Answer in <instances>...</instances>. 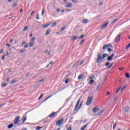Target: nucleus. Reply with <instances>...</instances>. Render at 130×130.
I'll use <instances>...</instances> for the list:
<instances>
[{"instance_id":"6e6552de","label":"nucleus","mask_w":130,"mask_h":130,"mask_svg":"<svg viewBox=\"0 0 130 130\" xmlns=\"http://www.w3.org/2000/svg\"><path fill=\"white\" fill-rule=\"evenodd\" d=\"M113 46L111 44L105 45L103 48V49H106L107 47H112Z\"/></svg>"},{"instance_id":"4be33fe9","label":"nucleus","mask_w":130,"mask_h":130,"mask_svg":"<svg viewBox=\"0 0 130 130\" xmlns=\"http://www.w3.org/2000/svg\"><path fill=\"white\" fill-rule=\"evenodd\" d=\"M117 21H118V19H115L112 22V23L114 24V23L117 22Z\"/></svg>"},{"instance_id":"de8ad7c7","label":"nucleus","mask_w":130,"mask_h":130,"mask_svg":"<svg viewBox=\"0 0 130 130\" xmlns=\"http://www.w3.org/2000/svg\"><path fill=\"white\" fill-rule=\"evenodd\" d=\"M84 40H82L80 42V45H82V44H83V43H84Z\"/></svg>"},{"instance_id":"f257e3e1","label":"nucleus","mask_w":130,"mask_h":130,"mask_svg":"<svg viewBox=\"0 0 130 130\" xmlns=\"http://www.w3.org/2000/svg\"><path fill=\"white\" fill-rule=\"evenodd\" d=\"M98 58L96 59V63H99L100 61H102V59H104V58H105L106 56H108V54H104L103 55V57L101 56V53H98L97 55Z\"/></svg>"},{"instance_id":"603ef678","label":"nucleus","mask_w":130,"mask_h":130,"mask_svg":"<svg viewBox=\"0 0 130 130\" xmlns=\"http://www.w3.org/2000/svg\"><path fill=\"white\" fill-rule=\"evenodd\" d=\"M112 66H113V63H112L111 64H110L108 68V69H110V68H111V67H112Z\"/></svg>"},{"instance_id":"473e14b6","label":"nucleus","mask_w":130,"mask_h":130,"mask_svg":"<svg viewBox=\"0 0 130 130\" xmlns=\"http://www.w3.org/2000/svg\"><path fill=\"white\" fill-rule=\"evenodd\" d=\"M121 87H119L117 89V90L116 91V94H117L118 93V92H119V90H120Z\"/></svg>"},{"instance_id":"7ed1b4c3","label":"nucleus","mask_w":130,"mask_h":130,"mask_svg":"<svg viewBox=\"0 0 130 130\" xmlns=\"http://www.w3.org/2000/svg\"><path fill=\"white\" fill-rule=\"evenodd\" d=\"M87 99L88 100L86 102V105H87V106H89V105H90L92 103V101H93V96H91V98H90V96H88Z\"/></svg>"},{"instance_id":"423d86ee","label":"nucleus","mask_w":130,"mask_h":130,"mask_svg":"<svg viewBox=\"0 0 130 130\" xmlns=\"http://www.w3.org/2000/svg\"><path fill=\"white\" fill-rule=\"evenodd\" d=\"M114 56V54H111V55H110L108 57L107 60L108 61H111V60H112V58H113Z\"/></svg>"},{"instance_id":"49530a36","label":"nucleus","mask_w":130,"mask_h":130,"mask_svg":"<svg viewBox=\"0 0 130 130\" xmlns=\"http://www.w3.org/2000/svg\"><path fill=\"white\" fill-rule=\"evenodd\" d=\"M108 51L109 52H111L112 51V50L111 48H108Z\"/></svg>"},{"instance_id":"39448f33","label":"nucleus","mask_w":130,"mask_h":130,"mask_svg":"<svg viewBox=\"0 0 130 130\" xmlns=\"http://www.w3.org/2000/svg\"><path fill=\"white\" fill-rule=\"evenodd\" d=\"M56 114H57V112H54L50 114L48 117H56L57 116Z\"/></svg>"},{"instance_id":"e433bc0d","label":"nucleus","mask_w":130,"mask_h":130,"mask_svg":"<svg viewBox=\"0 0 130 130\" xmlns=\"http://www.w3.org/2000/svg\"><path fill=\"white\" fill-rule=\"evenodd\" d=\"M101 87H102V85H99L97 86V89H98V90H99V89H100V88H101Z\"/></svg>"},{"instance_id":"37998d69","label":"nucleus","mask_w":130,"mask_h":130,"mask_svg":"<svg viewBox=\"0 0 130 130\" xmlns=\"http://www.w3.org/2000/svg\"><path fill=\"white\" fill-rule=\"evenodd\" d=\"M42 96H43V93L41 94V95L39 98V100H40V99H41V98H42Z\"/></svg>"},{"instance_id":"a878e982","label":"nucleus","mask_w":130,"mask_h":130,"mask_svg":"<svg viewBox=\"0 0 130 130\" xmlns=\"http://www.w3.org/2000/svg\"><path fill=\"white\" fill-rule=\"evenodd\" d=\"M7 85H8V84L7 83H3L2 84V87H7Z\"/></svg>"},{"instance_id":"79ce46f5","label":"nucleus","mask_w":130,"mask_h":130,"mask_svg":"<svg viewBox=\"0 0 130 130\" xmlns=\"http://www.w3.org/2000/svg\"><path fill=\"white\" fill-rule=\"evenodd\" d=\"M17 3H14V4L12 5L13 8H14V7H17Z\"/></svg>"},{"instance_id":"b1692460","label":"nucleus","mask_w":130,"mask_h":130,"mask_svg":"<svg viewBox=\"0 0 130 130\" xmlns=\"http://www.w3.org/2000/svg\"><path fill=\"white\" fill-rule=\"evenodd\" d=\"M41 128H42V127H40L39 126H38L36 127V130H39V129H41Z\"/></svg>"},{"instance_id":"69168bd1","label":"nucleus","mask_w":130,"mask_h":130,"mask_svg":"<svg viewBox=\"0 0 130 130\" xmlns=\"http://www.w3.org/2000/svg\"><path fill=\"white\" fill-rule=\"evenodd\" d=\"M119 70H120V71H122L123 70V68H121V67L119 68Z\"/></svg>"},{"instance_id":"ea45409f","label":"nucleus","mask_w":130,"mask_h":130,"mask_svg":"<svg viewBox=\"0 0 130 130\" xmlns=\"http://www.w3.org/2000/svg\"><path fill=\"white\" fill-rule=\"evenodd\" d=\"M109 64H110V62H107V63H106L105 66H106V67H108V66H109Z\"/></svg>"},{"instance_id":"7c9ffc66","label":"nucleus","mask_w":130,"mask_h":130,"mask_svg":"<svg viewBox=\"0 0 130 130\" xmlns=\"http://www.w3.org/2000/svg\"><path fill=\"white\" fill-rule=\"evenodd\" d=\"M93 83H94V80H91L89 82V84L90 85H92Z\"/></svg>"},{"instance_id":"58836bf2","label":"nucleus","mask_w":130,"mask_h":130,"mask_svg":"<svg viewBox=\"0 0 130 130\" xmlns=\"http://www.w3.org/2000/svg\"><path fill=\"white\" fill-rule=\"evenodd\" d=\"M27 29H28V26H25L23 29V31H26Z\"/></svg>"},{"instance_id":"c756f323","label":"nucleus","mask_w":130,"mask_h":130,"mask_svg":"<svg viewBox=\"0 0 130 130\" xmlns=\"http://www.w3.org/2000/svg\"><path fill=\"white\" fill-rule=\"evenodd\" d=\"M102 113H103V110H102V111H100L98 113V115H101V114H102Z\"/></svg>"},{"instance_id":"6ab92c4d","label":"nucleus","mask_w":130,"mask_h":130,"mask_svg":"<svg viewBox=\"0 0 130 130\" xmlns=\"http://www.w3.org/2000/svg\"><path fill=\"white\" fill-rule=\"evenodd\" d=\"M87 23H88V20H87V19H84V20L82 21V23H83V24H87Z\"/></svg>"},{"instance_id":"0e129e2a","label":"nucleus","mask_w":130,"mask_h":130,"mask_svg":"<svg viewBox=\"0 0 130 130\" xmlns=\"http://www.w3.org/2000/svg\"><path fill=\"white\" fill-rule=\"evenodd\" d=\"M10 43H12V42H13V39H11L10 41H9Z\"/></svg>"},{"instance_id":"f03ea898","label":"nucleus","mask_w":130,"mask_h":130,"mask_svg":"<svg viewBox=\"0 0 130 130\" xmlns=\"http://www.w3.org/2000/svg\"><path fill=\"white\" fill-rule=\"evenodd\" d=\"M63 121H64V119L63 118L58 120L56 122V125L57 126H60V125L63 123Z\"/></svg>"},{"instance_id":"bb28decb","label":"nucleus","mask_w":130,"mask_h":130,"mask_svg":"<svg viewBox=\"0 0 130 130\" xmlns=\"http://www.w3.org/2000/svg\"><path fill=\"white\" fill-rule=\"evenodd\" d=\"M50 30H47L46 32V36H47L48 35H49V33H50Z\"/></svg>"},{"instance_id":"20e7f679","label":"nucleus","mask_w":130,"mask_h":130,"mask_svg":"<svg viewBox=\"0 0 130 130\" xmlns=\"http://www.w3.org/2000/svg\"><path fill=\"white\" fill-rule=\"evenodd\" d=\"M20 122V117L16 116L14 121V124H17L18 122Z\"/></svg>"},{"instance_id":"0eeeda50","label":"nucleus","mask_w":130,"mask_h":130,"mask_svg":"<svg viewBox=\"0 0 130 130\" xmlns=\"http://www.w3.org/2000/svg\"><path fill=\"white\" fill-rule=\"evenodd\" d=\"M120 36H121V35H118L116 38L115 39V40L114 41V42L116 43L118 42L119 41V39H120Z\"/></svg>"},{"instance_id":"09e8293b","label":"nucleus","mask_w":130,"mask_h":130,"mask_svg":"<svg viewBox=\"0 0 130 130\" xmlns=\"http://www.w3.org/2000/svg\"><path fill=\"white\" fill-rule=\"evenodd\" d=\"M125 89V86H124L123 87H122L121 89V91L122 92L123 91V89Z\"/></svg>"},{"instance_id":"c85d7f7f","label":"nucleus","mask_w":130,"mask_h":130,"mask_svg":"<svg viewBox=\"0 0 130 130\" xmlns=\"http://www.w3.org/2000/svg\"><path fill=\"white\" fill-rule=\"evenodd\" d=\"M116 127V123H115L113 126V129L114 130L115 129V128Z\"/></svg>"},{"instance_id":"a19ab883","label":"nucleus","mask_w":130,"mask_h":130,"mask_svg":"<svg viewBox=\"0 0 130 130\" xmlns=\"http://www.w3.org/2000/svg\"><path fill=\"white\" fill-rule=\"evenodd\" d=\"M85 37V36L84 35H82L81 37H80L79 38L80 39H82V38H84V37Z\"/></svg>"},{"instance_id":"cd10ccee","label":"nucleus","mask_w":130,"mask_h":130,"mask_svg":"<svg viewBox=\"0 0 130 130\" xmlns=\"http://www.w3.org/2000/svg\"><path fill=\"white\" fill-rule=\"evenodd\" d=\"M33 45H34V43H29V47H32V46H33Z\"/></svg>"},{"instance_id":"3c124183","label":"nucleus","mask_w":130,"mask_h":130,"mask_svg":"<svg viewBox=\"0 0 130 130\" xmlns=\"http://www.w3.org/2000/svg\"><path fill=\"white\" fill-rule=\"evenodd\" d=\"M64 29H66V26H63V27L60 29V31H63V30H64Z\"/></svg>"},{"instance_id":"864d4df0","label":"nucleus","mask_w":130,"mask_h":130,"mask_svg":"<svg viewBox=\"0 0 130 130\" xmlns=\"http://www.w3.org/2000/svg\"><path fill=\"white\" fill-rule=\"evenodd\" d=\"M4 51V48H2L1 50H0V54L3 53V52Z\"/></svg>"},{"instance_id":"393cba45","label":"nucleus","mask_w":130,"mask_h":130,"mask_svg":"<svg viewBox=\"0 0 130 130\" xmlns=\"http://www.w3.org/2000/svg\"><path fill=\"white\" fill-rule=\"evenodd\" d=\"M56 25H57L56 22H54V23L52 24L51 27H55V26H56Z\"/></svg>"},{"instance_id":"ddd939ff","label":"nucleus","mask_w":130,"mask_h":130,"mask_svg":"<svg viewBox=\"0 0 130 130\" xmlns=\"http://www.w3.org/2000/svg\"><path fill=\"white\" fill-rule=\"evenodd\" d=\"M66 8H72L73 4L72 3H68L66 5Z\"/></svg>"},{"instance_id":"aec40b11","label":"nucleus","mask_w":130,"mask_h":130,"mask_svg":"<svg viewBox=\"0 0 130 130\" xmlns=\"http://www.w3.org/2000/svg\"><path fill=\"white\" fill-rule=\"evenodd\" d=\"M50 25V24H45L44 26H43V28H47V27H48V26H49Z\"/></svg>"},{"instance_id":"a211bd4d","label":"nucleus","mask_w":130,"mask_h":130,"mask_svg":"<svg viewBox=\"0 0 130 130\" xmlns=\"http://www.w3.org/2000/svg\"><path fill=\"white\" fill-rule=\"evenodd\" d=\"M13 126H14V124L12 123L10 125H9L8 126V128H12V127H13Z\"/></svg>"},{"instance_id":"680f3d73","label":"nucleus","mask_w":130,"mask_h":130,"mask_svg":"<svg viewBox=\"0 0 130 130\" xmlns=\"http://www.w3.org/2000/svg\"><path fill=\"white\" fill-rule=\"evenodd\" d=\"M67 130H72V127H68Z\"/></svg>"},{"instance_id":"9b49d317","label":"nucleus","mask_w":130,"mask_h":130,"mask_svg":"<svg viewBox=\"0 0 130 130\" xmlns=\"http://www.w3.org/2000/svg\"><path fill=\"white\" fill-rule=\"evenodd\" d=\"M84 77H85L84 76V74H81L79 76H78V80H82L83 79H84Z\"/></svg>"},{"instance_id":"4d7b16f0","label":"nucleus","mask_w":130,"mask_h":130,"mask_svg":"<svg viewBox=\"0 0 130 130\" xmlns=\"http://www.w3.org/2000/svg\"><path fill=\"white\" fill-rule=\"evenodd\" d=\"M73 3H74L75 4H77V0H72Z\"/></svg>"},{"instance_id":"8fccbe9b","label":"nucleus","mask_w":130,"mask_h":130,"mask_svg":"<svg viewBox=\"0 0 130 130\" xmlns=\"http://www.w3.org/2000/svg\"><path fill=\"white\" fill-rule=\"evenodd\" d=\"M15 83H16V80H12V82H11L12 84H15Z\"/></svg>"},{"instance_id":"2eb2a0df","label":"nucleus","mask_w":130,"mask_h":130,"mask_svg":"<svg viewBox=\"0 0 130 130\" xmlns=\"http://www.w3.org/2000/svg\"><path fill=\"white\" fill-rule=\"evenodd\" d=\"M88 124H86L84 126H82L81 128V130H85V129L86 128V127H87Z\"/></svg>"},{"instance_id":"c9c22d12","label":"nucleus","mask_w":130,"mask_h":130,"mask_svg":"<svg viewBox=\"0 0 130 130\" xmlns=\"http://www.w3.org/2000/svg\"><path fill=\"white\" fill-rule=\"evenodd\" d=\"M129 47H130V43L126 47V49H128V48H129Z\"/></svg>"},{"instance_id":"2f4dec72","label":"nucleus","mask_w":130,"mask_h":130,"mask_svg":"<svg viewBox=\"0 0 130 130\" xmlns=\"http://www.w3.org/2000/svg\"><path fill=\"white\" fill-rule=\"evenodd\" d=\"M29 46V45L28 44H26L24 46V48H28V47Z\"/></svg>"},{"instance_id":"e2e57ef3","label":"nucleus","mask_w":130,"mask_h":130,"mask_svg":"<svg viewBox=\"0 0 130 130\" xmlns=\"http://www.w3.org/2000/svg\"><path fill=\"white\" fill-rule=\"evenodd\" d=\"M49 64H53V61H51L49 63Z\"/></svg>"},{"instance_id":"774afa93","label":"nucleus","mask_w":130,"mask_h":130,"mask_svg":"<svg viewBox=\"0 0 130 130\" xmlns=\"http://www.w3.org/2000/svg\"><path fill=\"white\" fill-rule=\"evenodd\" d=\"M5 56H2V59L3 60L5 59Z\"/></svg>"},{"instance_id":"338daca9","label":"nucleus","mask_w":130,"mask_h":130,"mask_svg":"<svg viewBox=\"0 0 130 130\" xmlns=\"http://www.w3.org/2000/svg\"><path fill=\"white\" fill-rule=\"evenodd\" d=\"M80 60H79L78 61H77V63H76V64H77V65H79V63L80 62Z\"/></svg>"},{"instance_id":"9d476101","label":"nucleus","mask_w":130,"mask_h":130,"mask_svg":"<svg viewBox=\"0 0 130 130\" xmlns=\"http://www.w3.org/2000/svg\"><path fill=\"white\" fill-rule=\"evenodd\" d=\"M80 99H79L78 100V101H77V103L75 106V110H77V109H78V106H79V104H80Z\"/></svg>"},{"instance_id":"f3484780","label":"nucleus","mask_w":130,"mask_h":130,"mask_svg":"<svg viewBox=\"0 0 130 130\" xmlns=\"http://www.w3.org/2000/svg\"><path fill=\"white\" fill-rule=\"evenodd\" d=\"M26 120H27V116H25L24 117H23L22 123H24V122H25V121H26Z\"/></svg>"},{"instance_id":"412c9836","label":"nucleus","mask_w":130,"mask_h":130,"mask_svg":"<svg viewBox=\"0 0 130 130\" xmlns=\"http://www.w3.org/2000/svg\"><path fill=\"white\" fill-rule=\"evenodd\" d=\"M82 105H83V102H82L81 103V104H80L79 107H78L77 110H80V108H81V107H82Z\"/></svg>"},{"instance_id":"a18cd8bd","label":"nucleus","mask_w":130,"mask_h":130,"mask_svg":"<svg viewBox=\"0 0 130 130\" xmlns=\"http://www.w3.org/2000/svg\"><path fill=\"white\" fill-rule=\"evenodd\" d=\"M31 41L32 42H33L34 41H35V37H33L31 40Z\"/></svg>"},{"instance_id":"5701e85b","label":"nucleus","mask_w":130,"mask_h":130,"mask_svg":"<svg viewBox=\"0 0 130 130\" xmlns=\"http://www.w3.org/2000/svg\"><path fill=\"white\" fill-rule=\"evenodd\" d=\"M125 77H126V78H127V79L129 78H130L129 74H128V73H126V74H125Z\"/></svg>"},{"instance_id":"f704fd0d","label":"nucleus","mask_w":130,"mask_h":130,"mask_svg":"<svg viewBox=\"0 0 130 130\" xmlns=\"http://www.w3.org/2000/svg\"><path fill=\"white\" fill-rule=\"evenodd\" d=\"M45 13V10L44 9H43L42 11V16H43V15H44Z\"/></svg>"},{"instance_id":"052dcab7","label":"nucleus","mask_w":130,"mask_h":130,"mask_svg":"<svg viewBox=\"0 0 130 130\" xmlns=\"http://www.w3.org/2000/svg\"><path fill=\"white\" fill-rule=\"evenodd\" d=\"M56 12H57L58 13L60 12V9H57L56 10Z\"/></svg>"},{"instance_id":"13d9d810","label":"nucleus","mask_w":130,"mask_h":130,"mask_svg":"<svg viewBox=\"0 0 130 130\" xmlns=\"http://www.w3.org/2000/svg\"><path fill=\"white\" fill-rule=\"evenodd\" d=\"M44 81V80L43 79H41L39 81V83H41L42 82H43Z\"/></svg>"},{"instance_id":"1a4fd4ad","label":"nucleus","mask_w":130,"mask_h":130,"mask_svg":"<svg viewBox=\"0 0 130 130\" xmlns=\"http://www.w3.org/2000/svg\"><path fill=\"white\" fill-rule=\"evenodd\" d=\"M107 26H108V22H106L101 26V28L102 29H104V28H106Z\"/></svg>"},{"instance_id":"4468645a","label":"nucleus","mask_w":130,"mask_h":130,"mask_svg":"<svg viewBox=\"0 0 130 130\" xmlns=\"http://www.w3.org/2000/svg\"><path fill=\"white\" fill-rule=\"evenodd\" d=\"M99 110V109L98 108H94L92 109V112L93 113H96L97 111Z\"/></svg>"},{"instance_id":"dca6fc26","label":"nucleus","mask_w":130,"mask_h":130,"mask_svg":"<svg viewBox=\"0 0 130 130\" xmlns=\"http://www.w3.org/2000/svg\"><path fill=\"white\" fill-rule=\"evenodd\" d=\"M129 111V107L128 106H127L125 108V112H128Z\"/></svg>"},{"instance_id":"bf43d9fd","label":"nucleus","mask_w":130,"mask_h":130,"mask_svg":"<svg viewBox=\"0 0 130 130\" xmlns=\"http://www.w3.org/2000/svg\"><path fill=\"white\" fill-rule=\"evenodd\" d=\"M83 63H84V61H82L80 62V63L79 64V66H82V64H83Z\"/></svg>"},{"instance_id":"4c0bfd02","label":"nucleus","mask_w":130,"mask_h":130,"mask_svg":"<svg viewBox=\"0 0 130 130\" xmlns=\"http://www.w3.org/2000/svg\"><path fill=\"white\" fill-rule=\"evenodd\" d=\"M69 81H70V79H66L65 81V84H68V83H69Z\"/></svg>"},{"instance_id":"72a5a7b5","label":"nucleus","mask_w":130,"mask_h":130,"mask_svg":"<svg viewBox=\"0 0 130 130\" xmlns=\"http://www.w3.org/2000/svg\"><path fill=\"white\" fill-rule=\"evenodd\" d=\"M25 51H26V50L25 49H23L20 51V53H23V52H25Z\"/></svg>"},{"instance_id":"c03bdc74","label":"nucleus","mask_w":130,"mask_h":130,"mask_svg":"<svg viewBox=\"0 0 130 130\" xmlns=\"http://www.w3.org/2000/svg\"><path fill=\"white\" fill-rule=\"evenodd\" d=\"M36 19L37 20H39V19H40V18L39 17V14H37Z\"/></svg>"},{"instance_id":"6e6d98bb","label":"nucleus","mask_w":130,"mask_h":130,"mask_svg":"<svg viewBox=\"0 0 130 130\" xmlns=\"http://www.w3.org/2000/svg\"><path fill=\"white\" fill-rule=\"evenodd\" d=\"M9 55H10V53H9V52H7L6 53V56H9Z\"/></svg>"},{"instance_id":"f8f14e48","label":"nucleus","mask_w":130,"mask_h":130,"mask_svg":"<svg viewBox=\"0 0 130 130\" xmlns=\"http://www.w3.org/2000/svg\"><path fill=\"white\" fill-rule=\"evenodd\" d=\"M79 37L78 36H73L71 38V40L72 41H75V40H77V39H78Z\"/></svg>"},{"instance_id":"5fc2aeb1","label":"nucleus","mask_w":130,"mask_h":130,"mask_svg":"<svg viewBox=\"0 0 130 130\" xmlns=\"http://www.w3.org/2000/svg\"><path fill=\"white\" fill-rule=\"evenodd\" d=\"M6 46H8L9 47H11V45H10V44H9V43H7V44H6Z\"/></svg>"}]
</instances>
